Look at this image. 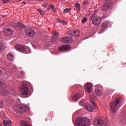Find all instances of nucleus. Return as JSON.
<instances>
[{"mask_svg":"<svg viewBox=\"0 0 126 126\" xmlns=\"http://www.w3.org/2000/svg\"><path fill=\"white\" fill-rule=\"evenodd\" d=\"M105 3L104 4L102 7V10L104 11L108 10L109 8L113 6V4L111 0H105Z\"/></svg>","mask_w":126,"mask_h":126,"instance_id":"nucleus-9","label":"nucleus"},{"mask_svg":"<svg viewBox=\"0 0 126 126\" xmlns=\"http://www.w3.org/2000/svg\"><path fill=\"white\" fill-rule=\"evenodd\" d=\"M62 42L65 43H69L72 42L73 39L72 37H64L60 40Z\"/></svg>","mask_w":126,"mask_h":126,"instance_id":"nucleus-12","label":"nucleus"},{"mask_svg":"<svg viewBox=\"0 0 126 126\" xmlns=\"http://www.w3.org/2000/svg\"><path fill=\"white\" fill-rule=\"evenodd\" d=\"M84 108L87 110L88 111H93L94 110L93 106L90 104H87L85 105Z\"/></svg>","mask_w":126,"mask_h":126,"instance_id":"nucleus-16","label":"nucleus"},{"mask_svg":"<svg viewBox=\"0 0 126 126\" xmlns=\"http://www.w3.org/2000/svg\"><path fill=\"white\" fill-rule=\"evenodd\" d=\"M2 1L4 3H7L9 2L10 1V0H2Z\"/></svg>","mask_w":126,"mask_h":126,"instance_id":"nucleus-34","label":"nucleus"},{"mask_svg":"<svg viewBox=\"0 0 126 126\" xmlns=\"http://www.w3.org/2000/svg\"><path fill=\"white\" fill-rule=\"evenodd\" d=\"M82 97V95L81 94V93H78L73 95L72 97V99L73 100V101H76L78 100L79 99H80Z\"/></svg>","mask_w":126,"mask_h":126,"instance_id":"nucleus-15","label":"nucleus"},{"mask_svg":"<svg viewBox=\"0 0 126 126\" xmlns=\"http://www.w3.org/2000/svg\"><path fill=\"white\" fill-rule=\"evenodd\" d=\"M1 74V70L0 69V74Z\"/></svg>","mask_w":126,"mask_h":126,"instance_id":"nucleus-43","label":"nucleus"},{"mask_svg":"<svg viewBox=\"0 0 126 126\" xmlns=\"http://www.w3.org/2000/svg\"><path fill=\"white\" fill-rule=\"evenodd\" d=\"M52 41L53 42H55V39H52Z\"/></svg>","mask_w":126,"mask_h":126,"instance_id":"nucleus-40","label":"nucleus"},{"mask_svg":"<svg viewBox=\"0 0 126 126\" xmlns=\"http://www.w3.org/2000/svg\"><path fill=\"white\" fill-rule=\"evenodd\" d=\"M94 92L97 96H101L102 94V91L98 88L95 89Z\"/></svg>","mask_w":126,"mask_h":126,"instance_id":"nucleus-18","label":"nucleus"},{"mask_svg":"<svg viewBox=\"0 0 126 126\" xmlns=\"http://www.w3.org/2000/svg\"><path fill=\"white\" fill-rule=\"evenodd\" d=\"M93 84L90 83H88L85 86L86 91L88 93H90L92 91Z\"/></svg>","mask_w":126,"mask_h":126,"instance_id":"nucleus-14","label":"nucleus"},{"mask_svg":"<svg viewBox=\"0 0 126 126\" xmlns=\"http://www.w3.org/2000/svg\"><path fill=\"white\" fill-rule=\"evenodd\" d=\"M87 20V18L86 17H84L82 20H81V22L82 23H85L86 21Z\"/></svg>","mask_w":126,"mask_h":126,"instance_id":"nucleus-33","label":"nucleus"},{"mask_svg":"<svg viewBox=\"0 0 126 126\" xmlns=\"http://www.w3.org/2000/svg\"><path fill=\"white\" fill-rule=\"evenodd\" d=\"M59 34V33L58 32H53V35H54V36H55V37H57Z\"/></svg>","mask_w":126,"mask_h":126,"instance_id":"nucleus-31","label":"nucleus"},{"mask_svg":"<svg viewBox=\"0 0 126 126\" xmlns=\"http://www.w3.org/2000/svg\"><path fill=\"white\" fill-rule=\"evenodd\" d=\"M108 25H109V23L107 21H105L102 24L101 26L103 28H105L107 27Z\"/></svg>","mask_w":126,"mask_h":126,"instance_id":"nucleus-25","label":"nucleus"},{"mask_svg":"<svg viewBox=\"0 0 126 126\" xmlns=\"http://www.w3.org/2000/svg\"><path fill=\"white\" fill-rule=\"evenodd\" d=\"M4 85L0 81V94H2L4 96H6L8 98H11V97L16 95L15 94H12L9 93L7 90L4 89Z\"/></svg>","mask_w":126,"mask_h":126,"instance_id":"nucleus-3","label":"nucleus"},{"mask_svg":"<svg viewBox=\"0 0 126 126\" xmlns=\"http://www.w3.org/2000/svg\"><path fill=\"white\" fill-rule=\"evenodd\" d=\"M81 93H82V94H84V92L83 91H82Z\"/></svg>","mask_w":126,"mask_h":126,"instance_id":"nucleus-42","label":"nucleus"},{"mask_svg":"<svg viewBox=\"0 0 126 126\" xmlns=\"http://www.w3.org/2000/svg\"><path fill=\"white\" fill-rule=\"evenodd\" d=\"M14 57L13 54L11 53H8L7 55V58L8 61H10V62H13V61H14Z\"/></svg>","mask_w":126,"mask_h":126,"instance_id":"nucleus-19","label":"nucleus"},{"mask_svg":"<svg viewBox=\"0 0 126 126\" xmlns=\"http://www.w3.org/2000/svg\"><path fill=\"white\" fill-rule=\"evenodd\" d=\"M126 118H123V119H121V120L120 121V123H121V124H122L123 125H125V124H126Z\"/></svg>","mask_w":126,"mask_h":126,"instance_id":"nucleus-27","label":"nucleus"},{"mask_svg":"<svg viewBox=\"0 0 126 126\" xmlns=\"http://www.w3.org/2000/svg\"><path fill=\"white\" fill-rule=\"evenodd\" d=\"M3 101L1 100L0 101V108H3Z\"/></svg>","mask_w":126,"mask_h":126,"instance_id":"nucleus-32","label":"nucleus"},{"mask_svg":"<svg viewBox=\"0 0 126 126\" xmlns=\"http://www.w3.org/2000/svg\"><path fill=\"white\" fill-rule=\"evenodd\" d=\"M4 32L5 34L8 35H11L13 34V31L11 29L8 28V29H5Z\"/></svg>","mask_w":126,"mask_h":126,"instance_id":"nucleus-17","label":"nucleus"},{"mask_svg":"<svg viewBox=\"0 0 126 126\" xmlns=\"http://www.w3.org/2000/svg\"><path fill=\"white\" fill-rule=\"evenodd\" d=\"M38 12L40 13L41 15H44L45 14V13L42 11L41 9H38L37 10Z\"/></svg>","mask_w":126,"mask_h":126,"instance_id":"nucleus-30","label":"nucleus"},{"mask_svg":"<svg viewBox=\"0 0 126 126\" xmlns=\"http://www.w3.org/2000/svg\"><path fill=\"white\" fill-rule=\"evenodd\" d=\"M52 10H53V11L54 13L57 12V11H56L54 8L52 9Z\"/></svg>","mask_w":126,"mask_h":126,"instance_id":"nucleus-38","label":"nucleus"},{"mask_svg":"<svg viewBox=\"0 0 126 126\" xmlns=\"http://www.w3.org/2000/svg\"><path fill=\"white\" fill-rule=\"evenodd\" d=\"M123 99L122 98H116L111 104V110L112 113H116L123 103Z\"/></svg>","mask_w":126,"mask_h":126,"instance_id":"nucleus-1","label":"nucleus"},{"mask_svg":"<svg viewBox=\"0 0 126 126\" xmlns=\"http://www.w3.org/2000/svg\"><path fill=\"white\" fill-rule=\"evenodd\" d=\"M20 93L22 95H28L29 94V88L26 84H23L20 90Z\"/></svg>","mask_w":126,"mask_h":126,"instance_id":"nucleus-7","label":"nucleus"},{"mask_svg":"<svg viewBox=\"0 0 126 126\" xmlns=\"http://www.w3.org/2000/svg\"><path fill=\"white\" fill-rule=\"evenodd\" d=\"M49 7H50V8H52V9H53L54 8L55 6H54V5H52V4H50V5H49Z\"/></svg>","mask_w":126,"mask_h":126,"instance_id":"nucleus-36","label":"nucleus"},{"mask_svg":"<svg viewBox=\"0 0 126 126\" xmlns=\"http://www.w3.org/2000/svg\"><path fill=\"white\" fill-rule=\"evenodd\" d=\"M94 126H106L105 122L101 118H96L94 119Z\"/></svg>","mask_w":126,"mask_h":126,"instance_id":"nucleus-8","label":"nucleus"},{"mask_svg":"<svg viewBox=\"0 0 126 126\" xmlns=\"http://www.w3.org/2000/svg\"><path fill=\"white\" fill-rule=\"evenodd\" d=\"M71 10V8H66V9H64V11H63V13H68Z\"/></svg>","mask_w":126,"mask_h":126,"instance_id":"nucleus-29","label":"nucleus"},{"mask_svg":"<svg viewBox=\"0 0 126 126\" xmlns=\"http://www.w3.org/2000/svg\"><path fill=\"white\" fill-rule=\"evenodd\" d=\"M38 0L40 1H44V0Z\"/></svg>","mask_w":126,"mask_h":126,"instance_id":"nucleus-41","label":"nucleus"},{"mask_svg":"<svg viewBox=\"0 0 126 126\" xmlns=\"http://www.w3.org/2000/svg\"><path fill=\"white\" fill-rule=\"evenodd\" d=\"M95 98V96L94 95H92L90 96V100L91 103L93 104V106L94 107H95L96 106V104L95 103V102L94 100V99Z\"/></svg>","mask_w":126,"mask_h":126,"instance_id":"nucleus-20","label":"nucleus"},{"mask_svg":"<svg viewBox=\"0 0 126 126\" xmlns=\"http://www.w3.org/2000/svg\"><path fill=\"white\" fill-rule=\"evenodd\" d=\"M66 22L64 20L62 21V23L65 24Z\"/></svg>","mask_w":126,"mask_h":126,"instance_id":"nucleus-39","label":"nucleus"},{"mask_svg":"<svg viewBox=\"0 0 126 126\" xmlns=\"http://www.w3.org/2000/svg\"><path fill=\"white\" fill-rule=\"evenodd\" d=\"M23 3H24L25 4L26 2L25 1H23Z\"/></svg>","mask_w":126,"mask_h":126,"instance_id":"nucleus-46","label":"nucleus"},{"mask_svg":"<svg viewBox=\"0 0 126 126\" xmlns=\"http://www.w3.org/2000/svg\"><path fill=\"white\" fill-rule=\"evenodd\" d=\"M14 112L17 113H23L27 110L29 109V107L27 105H25L23 104H18L17 105L14 106L13 108Z\"/></svg>","mask_w":126,"mask_h":126,"instance_id":"nucleus-4","label":"nucleus"},{"mask_svg":"<svg viewBox=\"0 0 126 126\" xmlns=\"http://www.w3.org/2000/svg\"><path fill=\"white\" fill-rule=\"evenodd\" d=\"M21 126H29V123L27 121H22L21 122Z\"/></svg>","mask_w":126,"mask_h":126,"instance_id":"nucleus-23","label":"nucleus"},{"mask_svg":"<svg viewBox=\"0 0 126 126\" xmlns=\"http://www.w3.org/2000/svg\"><path fill=\"white\" fill-rule=\"evenodd\" d=\"M71 49V47L69 45H63L59 47V50L61 51H69Z\"/></svg>","mask_w":126,"mask_h":126,"instance_id":"nucleus-13","label":"nucleus"},{"mask_svg":"<svg viewBox=\"0 0 126 126\" xmlns=\"http://www.w3.org/2000/svg\"><path fill=\"white\" fill-rule=\"evenodd\" d=\"M12 123V122L10 121V120H8L7 121H6V120H4L3 121V124L4 126H6L8 124L9 125V126H10Z\"/></svg>","mask_w":126,"mask_h":126,"instance_id":"nucleus-21","label":"nucleus"},{"mask_svg":"<svg viewBox=\"0 0 126 126\" xmlns=\"http://www.w3.org/2000/svg\"><path fill=\"white\" fill-rule=\"evenodd\" d=\"M47 10H50V8H48L47 9Z\"/></svg>","mask_w":126,"mask_h":126,"instance_id":"nucleus-44","label":"nucleus"},{"mask_svg":"<svg viewBox=\"0 0 126 126\" xmlns=\"http://www.w3.org/2000/svg\"><path fill=\"white\" fill-rule=\"evenodd\" d=\"M18 99H17V98H14V99H9V101L10 102H13V103L14 104H17V101H18Z\"/></svg>","mask_w":126,"mask_h":126,"instance_id":"nucleus-26","label":"nucleus"},{"mask_svg":"<svg viewBox=\"0 0 126 126\" xmlns=\"http://www.w3.org/2000/svg\"><path fill=\"white\" fill-rule=\"evenodd\" d=\"M90 125V119L86 118L78 117L75 122V126H89Z\"/></svg>","mask_w":126,"mask_h":126,"instance_id":"nucleus-2","label":"nucleus"},{"mask_svg":"<svg viewBox=\"0 0 126 126\" xmlns=\"http://www.w3.org/2000/svg\"><path fill=\"white\" fill-rule=\"evenodd\" d=\"M17 0L18 1H21L22 0Z\"/></svg>","mask_w":126,"mask_h":126,"instance_id":"nucleus-45","label":"nucleus"},{"mask_svg":"<svg viewBox=\"0 0 126 126\" xmlns=\"http://www.w3.org/2000/svg\"><path fill=\"white\" fill-rule=\"evenodd\" d=\"M15 49L17 51H20L21 53H24V54H30V53H31L30 48L26 46L17 44L15 46Z\"/></svg>","mask_w":126,"mask_h":126,"instance_id":"nucleus-5","label":"nucleus"},{"mask_svg":"<svg viewBox=\"0 0 126 126\" xmlns=\"http://www.w3.org/2000/svg\"><path fill=\"white\" fill-rule=\"evenodd\" d=\"M95 13H94L90 17V20H92L93 24L95 26H98L101 23V17L99 16H95Z\"/></svg>","mask_w":126,"mask_h":126,"instance_id":"nucleus-6","label":"nucleus"},{"mask_svg":"<svg viewBox=\"0 0 126 126\" xmlns=\"http://www.w3.org/2000/svg\"><path fill=\"white\" fill-rule=\"evenodd\" d=\"M25 32V34L29 37H33L36 34V32L31 29H28L26 30Z\"/></svg>","mask_w":126,"mask_h":126,"instance_id":"nucleus-10","label":"nucleus"},{"mask_svg":"<svg viewBox=\"0 0 126 126\" xmlns=\"http://www.w3.org/2000/svg\"><path fill=\"white\" fill-rule=\"evenodd\" d=\"M83 4L85 5H88V4H89L88 1L86 0L83 1Z\"/></svg>","mask_w":126,"mask_h":126,"instance_id":"nucleus-35","label":"nucleus"},{"mask_svg":"<svg viewBox=\"0 0 126 126\" xmlns=\"http://www.w3.org/2000/svg\"><path fill=\"white\" fill-rule=\"evenodd\" d=\"M5 48V46L2 44V43H0V50H3Z\"/></svg>","mask_w":126,"mask_h":126,"instance_id":"nucleus-28","label":"nucleus"},{"mask_svg":"<svg viewBox=\"0 0 126 126\" xmlns=\"http://www.w3.org/2000/svg\"><path fill=\"white\" fill-rule=\"evenodd\" d=\"M16 26L20 28H25L26 27L24 25L20 23H17L16 24Z\"/></svg>","mask_w":126,"mask_h":126,"instance_id":"nucleus-24","label":"nucleus"},{"mask_svg":"<svg viewBox=\"0 0 126 126\" xmlns=\"http://www.w3.org/2000/svg\"><path fill=\"white\" fill-rule=\"evenodd\" d=\"M74 6L76 7L77 11H80L81 9H80V4L78 3H76L74 4Z\"/></svg>","mask_w":126,"mask_h":126,"instance_id":"nucleus-22","label":"nucleus"},{"mask_svg":"<svg viewBox=\"0 0 126 126\" xmlns=\"http://www.w3.org/2000/svg\"><path fill=\"white\" fill-rule=\"evenodd\" d=\"M80 31L79 30H70L67 33L70 35H73L75 37L79 36Z\"/></svg>","mask_w":126,"mask_h":126,"instance_id":"nucleus-11","label":"nucleus"},{"mask_svg":"<svg viewBox=\"0 0 126 126\" xmlns=\"http://www.w3.org/2000/svg\"><path fill=\"white\" fill-rule=\"evenodd\" d=\"M43 6V7L46 8L48 6V4L47 3H46V4H44Z\"/></svg>","mask_w":126,"mask_h":126,"instance_id":"nucleus-37","label":"nucleus"}]
</instances>
